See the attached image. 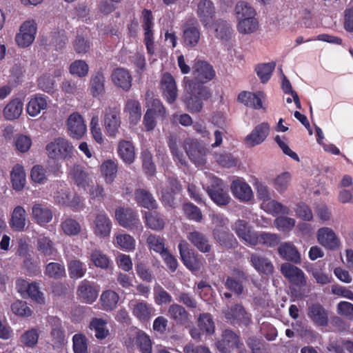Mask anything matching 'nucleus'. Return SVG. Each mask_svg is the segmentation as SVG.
<instances>
[{"label": "nucleus", "instance_id": "f257e3e1", "mask_svg": "<svg viewBox=\"0 0 353 353\" xmlns=\"http://www.w3.org/2000/svg\"><path fill=\"white\" fill-rule=\"evenodd\" d=\"M188 96L183 99L187 109L192 113L201 112L203 108V101H206L212 97L210 89L207 86L186 80L184 78Z\"/></svg>", "mask_w": 353, "mask_h": 353}, {"label": "nucleus", "instance_id": "f03ea898", "mask_svg": "<svg viewBox=\"0 0 353 353\" xmlns=\"http://www.w3.org/2000/svg\"><path fill=\"white\" fill-rule=\"evenodd\" d=\"M103 126L109 137L115 138L119 132L121 125V106L117 103H111L103 112Z\"/></svg>", "mask_w": 353, "mask_h": 353}, {"label": "nucleus", "instance_id": "7ed1b4c3", "mask_svg": "<svg viewBox=\"0 0 353 353\" xmlns=\"http://www.w3.org/2000/svg\"><path fill=\"white\" fill-rule=\"evenodd\" d=\"M49 158L55 161L68 160L73 156L74 147L66 139L58 137L46 146Z\"/></svg>", "mask_w": 353, "mask_h": 353}, {"label": "nucleus", "instance_id": "20e7f679", "mask_svg": "<svg viewBox=\"0 0 353 353\" xmlns=\"http://www.w3.org/2000/svg\"><path fill=\"white\" fill-rule=\"evenodd\" d=\"M115 219L121 226L130 230L140 232L143 229L137 212L131 208H117Z\"/></svg>", "mask_w": 353, "mask_h": 353}, {"label": "nucleus", "instance_id": "39448f33", "mask_svg": "<svg viewBox=\"0 0 353 353\" xmlns=\"http://www.w3.org/2000/svg\"><path fill=\"white\" fill-rule=\"evenodd\" d=\"M181 259L184 265L192 272L199 271L203 265L204 259L202 256L195 254L189 248L185 241H181L178 245Z\"/></svg>", "mask_w": 353, "mask_h": 353}, {"label": "nucleus", "instance_id": "423d86ee", "mask_svg": "<svg viewBox=\"0 0 353 353\" xmlns=\"http://www.w3.org/2000/svg\"><path fill=\"white\" fill-rule=\"evenodd\" d=\"M182 185L179 180L174 176H169L167 185L161 191L160 200L164 206L175 208L176 206V196L182 192Z\"/></svg>", "mask_w": 353, "mask_h": 353}, {"label": "nucleus", "instance_id": "0eeeda50", "mask_svg": "<svg viewBox=\"0 0 353 353\" xmlns=\"http://www.w3.org/2000/svg\"><path fill=\"white\" fill-rule=\"evenodd\" d=\"M183 147L190 160L196 166L199 167L205 164L206 149L197 140L190 138L185 139Z\"/></svg>", "mask_w": 353, "mask_h": 353}, {"label": "nucleus", "instance_id": "6e6552de", "mask_svg": "<svg viewBox=\"0 0 353 353\" xmlns=\"http://www.w3.org/2000/svg\"><path fill=\"white\" fill-rule=\"evenodd\" d=\"M207 192L210 199L218 205H226L230 201V197L228 194V188L223 183V181L214 177L208 186Z\"/></svg>", "mask_w": 353, "mask_h": 353}, {"label": "nucleus", "instance_id": "1a4fd4ad", "mask_svg": "<svg viewBox=\"0 0 353 353\" xmlns=\"http://www.w3.org/2000/svg\"><path fill=\"white\" fill-rule=\"evenodd\" d=\"M162 97L167 103L172 104L177 99L178 89L175 79L169 72L163 74L159 83Z\"/></svg>", "mask_w": 353, "mask_h": 353}, {"label": "nucleus", "instance_id": "9d476101", "mask_svg": "<svg viewBox=\"0 0 353 353\" xmlns=\"http://www.w3.org/2000/svg\"><path fill=\"white\" fill-rule=\"evenodd\" d=\"M192 74L194 82L203 85L214 79L215 71L207 61L195 60L192 66Z\"/></svg>", "mask_w": 353, "mask_h": 353}, {"label": "nucleus", "instance_id": "9b49d317", "mask_svg": "<svg viewBox=\"0 0 353 353\" xmlns=\"http://www.w3.org/2000/svg\"><path fill=\"white\" fill-rule=\"evenodd\" d=\"M37 23L34 20H28L22 23L19 32L15 37L17 45L22 48L30 46L35 39Z\"/></svg>", "mask_w": 353, "mask_h": 353}, {"label": "nucleus", "instance_id": "f8f14e48", "mask_svg": "<svg viewBox=\"0 0 353 353\" xmlns=\"http://www.w3.org/2000/svg\"><path fill=\"white\" fill-rule=\"evenodd\" d=\"M132 315L140 322H148L154 315L155 309L145 301L132 300L129 303Z\"/></svg>", "mask_w": 353, "mask_h": 353}, {"label": "nucleus", "instance_id": "ddd939ff", "mask_svg": "<svg viewBox=\"0 0 353 353\" xmlns=\"http://www.w3.org/2000/svg\"><path fill=\"white\" fill-rule=\"evenodd\" d=\"M77 295L81 302L92 304L98 297L99 290L94 282L83 279L77 287Z\"/></svg>", "mask_w": 353, "mask_h": 353}, {"label": "nucleus", "instance_id": "4468645a", "mask_svg": "<svg viewBox=\"0 0 353 353\" xmlns=\"http://www.w3.org/2000/svg\"><path fill=\"white\" fill-rule=\"evenodd\" d=\"M281 272L292 284L298 287L306 285L305 275L303 270L298 267L289 263H285L281 266Z\"/></svg>", "mask_w": 353, "mask_h": 353}, {"label": "nucleus", "instance_id": "2eb2a0df", "mask_svg": "<svg viewBox=\"0 0 353 353\" xmlns=\"http://www.w3.org/2000/svg\"><path fill=\"white\" fill-rule=\"evenodd\" d=\"M68 133L74 139H81L86 132L82 116L78 112L71 114L67 120Z\"/></svg>", "mask_w": 353, "mask_h": 353}, {"label": "nucleus", "instance_id": "dca6fc26", "mask_svg": "<svg viewBox=\"0 0 353 353\" xmlns=\"http://www.w3.org/2000/svg\"><path fill=\"white\" fill-rule=\"evenodd\" d=\"M196 14L205 28L211 26L215 17V8L211 0H201L197 5Z\"/></svg>", "mask_w": 353, "mask_h": 353}, {"label": "nucleus", "instance_id": "f3484780", "mask_svg": "<svg viewBox=\"0 0 353 353\" xmlns=\"http://www.w3.org/2000/svg\"><path fill=\"white\" fill-rule=\"evenodd\" d=\"M32 218L40 226L50 223L53 218V212L50 206L45 203H36L32 207Z\"/></svg>", "mask_w": 353, "mask_h": 353}, {"label": "nucleus", "instance_id": "a211bd4d", "mask_svg": "<svg viewBox=\"0 0 353 353\" xmlns=\"http://www.w3.org/2000/svg\"><path fill=\"white\" fill-rule=\"evenodd\" d=\"M317 240L324 248L335 250L341 245V242L332 229L323 227L317 231Z\"/></svg>", "mask_w": 353, "mask_h": 353}, {"label": "nucleus", "instance_id": "6ab92c4d", "mask_svg": "<svg viewBox=\"0 0 353 353\" xmlns=\"http://www.w3.org/2000/svg\"><path fill=\"white\" fill-rule=\"evenodd\" d=\"M168 314L177 325L187 327L192 323L191 315L183 306L178 303H173L169 306Z\"/></svg>", "mask_w": 353, "mask_h": 353}, {"label": "nucleus", "instance_id": "aec40b11", "mask_svg": "<svg viewBox=\"0 0 353 353\" xmlns=\"http://www.w3.org/2000/svg\"><path fill=\"white\" fill-rule=\"evenodd\" d=\"M270 133V125L266 122L257 125L245 138V143L248 147H254L263 143Z\"/></svg>", "mask_w": 353, "mask_h": 353}, {"label": "nucleus", "instance_id": "412c9836", "mask_svg": "<svg viewBox=\"0 0 353 353\" xmlns=\"http://www.w3.org/2000/svg\"><path fill=\"white\" fill-rule=\"evenodd\" d=\"M48 323L51 326L50 336L54 346L60 347L65 344V331L62 327L61 320L57 316H50Z\"/></svg>", "mask_w": 353, "mask_h": 353}, {"label": "nucleus", "instance_id": "4be33fe9", "mask_svg": "<svg viewBox=\"0 0 353 353\" xmlns=\"http://www.w3.org/2000/svg\"><path fill=\"white\" fill-rule=\"evenodd\" d=\"M225 318L232 323H238L248 325L251 322V315L241 304H236L225 312Z\"/></svg>", "mask_w": 353, "mask_h": 353}, {"label": "nucleus", "instance_id": "5701e85b", "mask_svg": "<svg viewBox=\"0 0 353 353\" xmlns=\"http://www.w3.org/2000/svg\"><path fill=\"white\" fill-rule=\"evenodd\" d=\"M134 201L139 207L144 208L148 210H157L159 204L153 194L148 190L138 188L135 190Z\"/></svg>", "mask_w": 353, "mask_h": 353}, {"label": "nucleus", "instance_id": "b1692460", "mask_svg": "<svg viewBox=\"0 0 353 353\" xmlns=\"http://www.w3.org/2000/svg\"><path fill=\"white\" fill-rule=\"evenodd\" d=\"M143 218L145 226L152 230L161 231L165 226L164 215L155 210L145 211L143 213Z\"/></svg>", "mask_w": 353, "mask_h": 353}, {"label": "nucleus", "instance_id": "393cba45", "mask_svg": "<svg viewBox=\"0 0 353 353\" xmlns=\"http://www.w3.org/2000/svg\"><path fill=\"white\" fill-rule=\"evenodd\" d=\"M250 261L253 268L260 274L270 275L274 272V265L271 261L261 254L252 253L250 256Z\"/></svg>", "mask_w": 353, "mask_h": 353}, {"label": "nucleus", "instance_id": "a878e982", "mask_svg": "<svg viewBox=\"0 0 353 353\" xmlns=\"http://www.w3.org/2000/svg\"><path fill=\"white\" fill-rule=\"evenodd\" d=\"M112 221L105 212L98 214L94 220V233L96 236L105 238L110 235Z\"/></svg>", "mask_w": 353, "mask_h": 353}, {"label": "nucleus", "instance_id": "bb28decb", "mask_svg": "<svg viewBox=\"0 0 353 353\" xmlns=\"http://www.w3.org/2000/svg\"><path fill=\"white\" fill-rule=\"evenodd\" d=\"M214 239L226 249H234L238 246V241L230 231L229 228L225 229H213Z\"/></svg>", "mask_w": 353, "mask_h": 353}, {"label": "nucleus", "instance_id": "cd10ccee", "mask_svg": "<svg viewBox=\"0 0 353 353\" xmlns=\"http://www.w3.org/2000/svg\"><path fill=\"white\" fill-rule=\"evenodd\" d=\"M308 317L316 326H327L328 314L320 303H313L308 307Z\"/></svg>", "mask_w": 353, "mask_h": 353}, {"label": "nucleus", "instance_id": "c85d7f7f", "mask_svg": "<svg viewBox=\"0 0 353 353\" xmlns=\"http://www.w3.org/2000/svg\"><path fill=\"white\" fill-rule=\"evenodd\" d=\"M36 246L37 251L43 256L53 259L52 256L57 254V249L53 241L43 234L37 237Z\"/></svg>", "mask_w": 353, "mask_h": 353}, {"label": "nucleus", "instance_id": "c756f323", "mask_svg": "<svg viewBox=\"0 0 353 353\" xmlns=\"http://www.w3.org/2000/svg\"><path fill=\"white\" fill-rule=\"evenodd\" d=\"M26 218L27 214L24 208L21 205L16 206L11 214L10 227L15 232L23 231L26 225Z\"/></svg>", "mask_w": 353, "mask_h": 353}, {"label": "nucleus", "instance_id": "7c9ffc66", "mask_svg": "<svg viewBox=\"0 0 353 353\" xmlns=\"http://www.w3.org/2000/svg\"><path fill=\"white\" fill-rule=\"evenodd\" d=\"M239 341V336L233 331L225 330L216 347L221 353H230L232 348L237 347Z\"/></svg>", "mask_w": 353, "mask_h": 353}, {"label": "nucleus", "instance_id": "2f4dec72", "mask_svg": "<svg viewBox=\"0 0 353 353\" xmlns=\"http://www.w3.org/2000/svg\"><path fill=\"white\" fill-rule=\"evenodd\" d=\"M238 237L252 245L256 242V232L250 230L248 223L242 219H238L232 228Z\"/></svg>", "mask_w": 353, "mask_h": 353}, {"label": "nucleus", "instance_id": "473e14b6", "mask_svg": "<svg viewBox=\"0 0 353 353\" xmlns=\"http://www.w3.org/2000/svg\"><path fill=\"white\" fill-rule=\"evenodd\" d=\"M112 82L125 91H128L132 86V78L128 70L123 68L114 69L111 75Z\"/></svg>", "mask_w": 353, "mask_h": 353}, {"label": "nucleus", "instance_id": "72a5a7b5", "mask_svg": "<svg viewBox=\"0 0 353 353\" xmlns=\"http://www.w3.org/2000/svg\"><path fill=\"white\" fill-rule=\"evenodd\" d=\"M278 252L281 258L291 261L295 264H299L301 262V254L294 245L291 242H284L279 245Z\"/></svg>", "mask_w": 353, "mask_h": 353}, {"label": "nucleus", "instance_id": "f704fd0d", "mask_svg": "<svg viewBox=\"0 0 353 353\" xmlns=\"http://www.w3.org/2000/svg\"><path fill=\"white\" fill-rule=\"evenodd\" d=\"M231 191L236 199L248 201L253 197L252 190L250 186L245 181L239 179L234 180L231 184Z\"/></svg>", "mask_w": 353, "mask_h": 353}, {"label": "nucleus", "instance_id": "c9c22d12", "mask_svg": "<svg viewBox=\"0 0 353 353\" xmlns=\"http://www.w3.org/2000/svg\"><path fill=\"white\" fill-rule=\"evenodd\" d=\"M105 78L101 70L92 74L90 80L89 89L93 97H98L105 92Z\"/></svg>", "mask_w": 353, "mask_h": 353}, {"label": "nucleus", "instance_id": "e433bc0d", "mask_svg": "<svg viewBox=\"0 0 353 353\" xmlns=\"http://www.w3.org/2000/svg\"><path fill=\"white\" fill-rule=\"evenodd\" d=\"M189 241L200 252L206 253L211 250V245L204 234L199 231L190 232L187 235Z\"/></svg>", "mask_w": 353, "mask_h": 353}, {"label": "nucleus", "instance_id": "4c0bfd02", "mask_svg": "<svg viewBox=\"0 0 353 353\" xmlns=\"http://www.w3.org/2000/svg\"><path fill=\"white\" fill-rule=\"evenodd\" d=\"M263 93L259 92L253 93L247 91H243L238 95V101L248 107H251L259 110L262 108L263 103L261 97Z\"/></svg>", "mask_w": 353, "mask_h": 353}, {"label": "nucleus", "instance_id": "58836bf2", "mask_svg": "<svg viewBox=\"0 0 353 353\" xmlns=\"http://www.w3.org/2000/svg\"><path fill=\"white\" fill-rule=\"evenodd\" d=\"M47 97L37 94L28 103L27 112L31 117L37 116L41 110H46L48 106Z\"/></svg>", "mask_w": 353, "mask_h": 353}, {"label": "nucleus", "instance_id": "ea45409f", "mask_svg": "<svg viewBox=\"0 0 353 353\" xmlns=\"http://www.w3.org/2000/svg\"><path fill=\"white\" fill-rule=\"evenodd\" d=\"M108 321L102 318H92L89 324V329L94 331V336L98 340H103L110 334L107 327Z\"/></svg>", "mask_w": 353, "mask_h": 353}, {"label": "nucleus", "instance_id": "a19ab883", "mask_svg": "<svg viewBox=\"0 0 353 353\" xmlns=\"http://www.w3.org/2000/svg\"><path fill=\"white\" fill-rule=\"evenodd\" d=\"M11 183L14 190H22L26 185V173L23 167L20 164L15 165L10 172Z\"/></svg>", "mask_w": 353, "mask_h": 353}, {"label": "nucleus", "instance_id": "79ce46f5", "mask_svg": "<svg viewBox=\"0 0 353 353\" xmlns=\"http://www.w3.org/2000/svg\"><path fill=\"white\" fill-rule=\"evenodd\" d=\"M69 276L72 279L83 277L87 272L86 265L79 259H72L66 256Z\"/></svg>", "mask_w": 353, "mask_h": 353}, {"label": "nucleus", "instance_id": "37998d69", "mask_svg": "<svg viewBox=\"0 0 353 353\" xmlns=\"http://www.w3.org/2000/svg\"><path fill=\"white\" fill-rule=\"evenodd\" d=\"M213 25L216 38L224 41H228L231 39L232 29L227 21L219 19Z\"/></svg>", "mask_w": 353, "mask_h": 353}, {"label": "nucleus", "instance_id": "c03bdc74", "mask_svg": "<svg viewBox=\"0 0 353 353\" xmlns=\"http://www.w3.org/2000/svg\"><path fill=\"white\" fill-rule=\"evenodd\" d=\"M199 29L193 25L185 26L183 31V42L185 47L196 46L200 39Z\"/></svg>", "mask_w": 353, "mask_h": 353}, {"label": "nucleus", "instance_id": "a18cd8bd", "mask_svg": "<svg viewBox=\"0 0 353 353\" xmlns=\"http://www.w3.org/2000/svg\"><path fill=\"white\" fill-rule=\"evenodd\" d=\"M256 12L252 10L248 13V17L239 21L237 30L242 34H250L254 32L258 27V21L255 18Z\"/></svg>", "mask_w": 353, "mask_h": 353}, {"label": "nucleus", "instance_id": "49530a36", "mask_svg": "<svg viewBox=\"0 0 353 353\" xmlns=\"http://www.w3.org/2000/svg\"><path fill=\"white\" fill-rule=\"evenodd\" d=\"M255 239L256 242L252 243V245H256L261 244L268 248H274L277 246L281 241L280 236L277 234L261 232L260 233L256 232Z\"/></svg>", "mask_w": 353, "mask_h": 353}, {"label": "nucleus", "instance_id": "de8ad7c7", "mask_svg": "<svg viewBox=\"0 0 353 353\" xmlns=\"http://www.w3.org/2000/svg\"><path fill=\"white\" fill-rule=\"evenodd\" d=\"M124 112L128 114L130 123L137 124L141 117V106L139 101L128 99L125 104Z\"/></svg>", "mask_w": 353, "mask_h": 353}, {"label": "nucleus", "instance_id": "09e8293b", "mask_svg": "<svg viewBox=\"0 0 353 353\" xmlns=\"http://www.w3.org/2000/svg\"><path fill=\"white\" fill-rule=\"evenodd\" d=\"M119 156L127 163H132L134 160L135 152L132 143L121 140L118 145Z\"/></svg>", "mask_w": 353, "mask_h": 353}, {"label": "nucleus", "instance_id": "8fccbe9b", "mask_svg": "<svg viewBox=\"0 0 353 353\" xmlns=\"http://www.w3.org/2000/svg\"><path fill=\"white\" fill-rule=\"evenodd\" d=\"M119 296L117 292L112 290H105L102 292L100 301L102 309L105 311H112L116 308Z\"/></svg>", "mask_w": 353, "mask_h": 353}, {"label": "nucleus", "instance_id": "3c124183", "mask_svg": "<svg viewBox=\"0 0 353 353\" xmlns=\"http://www.w3.org/2000/svg\"><path fill=\"white\" fill-rule=\"evenodd\" d=\"M23 110V103L19 99L10 101L3 109V115L7 120L19 117Z\"/></svg>", "mask_w": 353, "mask_h": 353}, {"label": "nucleus", "instance_id": "603ef678", "mask_svg": "<svg viewBox=\"0 0 353 353\" xmlns=\"http://www.w3.org/2000/svg\"><path fill=\"white\" fill-rule=\"evenodd\" d=\"M44 274L53 279H60L65 276V268L63 263L50 262L46 265Z\"/></svg>", "mask_w": 353, "mask_h": 353}, {"label": "nucleus", "instance_id": "864d4df0", "mask_svg": "<svg viewBox=\"0 0 353 353\" xmlns=\"http://www.w3.org/2000/svg\"><path fill=\"white\" fill-rule=\"evenodd\" d=\"M134 341L141 353H152V341L145 332L138 330L136 332Z\"/></svg>", "mask_w": 353, "mask_h": 353}, {"label": "nucleus", "instance_id": "5fc2aeb1", "mask_svg": "<svg viewBox=\"0 0 353 353\" xmlns=\"http://www.w3.org/2000/svg\"><path fill=\"white\" fill-rule=\"evenodd\" d=\"M90 260L98 268L107 270L111 265L110 258L100 250H94L90 254Z\"/></svg>", "mask_w": 353, "mask_h": 353}, {"label": "nucleus", "instance_id": "6e6d98bb", "mask_svg": "<svg viewBox=\"0 0 353 353\" xmlns=\"http://www.w3.org/2000/svg\"><path fill=\"white\" fill-rule=\"evenodd\" d=\"M117 164L115 161L108 159L101 165V171L104 176L106 183H112L117 176Z\"/></svg>", "mask_w": 353, "mask_h": 353}, {"label": "nucleus", "instance_id": "4d7b16f0", "mask_svg": "<svg viewBox=\"0 0 353 353\" xmlns=\"http://www.w3.org/2000/svg\"><path fill=\"white\" fill-rule=\"evenodd\" d=\"M198 326L203 333L212 334L215 326L212 315L210 313L201 314L198 318Z\"/></svg>", "mask_w": 353, "mask_h": 353}, {"label": "nucleus", "instance_id": "13d9d810", "mask_svg": "<svg viewBox=\"0 0 353 353\" xmlns=\"http://www.w3.org/2000/svg\"><path fill=\"white\" fill-rule=\"evenodd\" d=\"M146 242L150 250H152L160 255L168 250L165 248V239L159 235L150 234L146 239Z\"/></svg>", "mask_w": 353, "mask_h": 353}, {"label": "nucleus", "instance_id": "bf43d9fd", "mask_svg": "<svg viewBox=\"0 0 353 353\" xmlns=\"http://www.w3.org/2000/svg\"><path fill=\"white\" fill-rule=\"evenodd\" d=\"M168 145L174 161H178L182 165H186V161L183 152L178 147V141L176 135L171 134L168 138Z\"/></svg>", "mask_w": 353, "mask_h": 353}, {"label": "nucleus", "instance_id": "052dcab7", "mask_svg": "<svg viewBox=\"0 0 353 353\" xmlns=\"http://www.w3.org/2000/svg\"><path fill=\"white\" fill-rule=\"evenodd\" d=\"M275 62L259 64L255 70L263 83H267L275 68Z\"/></svg>", "mask_w": 353, "mask_h": 353}, {"label": "nucleus", "instance_id": "680f3d73", "mask_svg": "<svg viewBox=\"0 0 353 353\" xmlns=\"http://www.w3.org/2000/svg\"><path fill=\"white\" fill-rule=\"evenodd\" d=\"M185 217L195 222H201L203 214L201 210L192 203H185L182 207Z\"/></svg>", "mask_w": 353, "mask_h": 353}, {"label": "nucleus", "instance_id": "e2e57ef3", "mask_svg": "<svg viewBox=\"0 0 353 353\" xmlns=\"http://www.w3.org/2000/svg\"><path fill=\"white\" fill-rule=\"evenodd\" d=\"M115 243L121 250L132 251L135 249V240L128 234H119L115 237Z\"/></svg>", "mask_w": 353, "mask_h": 353}, {"label": "nucleus", "instance_id": "0e129e2a", "mask_svg": "<svg viewBox=\"0 0 353 353\" xmlns=\"http://www.w3.org/2000/svg\"><path fill=\"white\" fill-rule=\"evenodd\" d=\"M63 232L68 236H75L81 232L80 224L72 218H67L61 223Z\"/></svg>", "mask_w": 353, "mask_h": 353}, {"label": "nucleus", "instance_id": "69168bd1", "mask_svg": "<svg viewBox=\"0 0 353 353\" xmlns=\"http://www.w3.org/2000/svg\"><path fill=\"white\" fill-rule=\"evenodd\" d=\"M214 157L216 162L221 167L230 168L237 164V159L230 152L216 153Z\"/></svg>", "mask_w": 353, "mask_h": 353}, {"label": "nucleus", "instance_id": "338daca9", "mask_svg": "<svg viewBox=\"0 0 353 353\" xmlns=\"http://www.w3.org/2000/svg\"><path fill=\"white\" fill-rule=\"evenodd\" d=\"M39 337V332L38 330L32 328L26 331L21 336V342L24 346L32 348L37 344Z\"/></svg>", "mask_w": 353, "mask_h": 353}, {"label": "nucleus", "instance_id": "774afa93", "mask_svg": "<svg viewBox=\"0 0 353 353\" xmlns=\"http://www.w3.org/2000/svg\"><path fill=\"white\" fill-rule=\"evenodd\" d=\"M74 353H88L87 339L83 334H75L72 336Z\"/></svg>", "mask_w": 353, "mask_h": 353}]
</instances>
